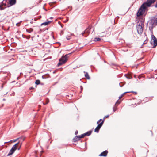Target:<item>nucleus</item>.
<instances>
[{"instance_id": "f257e3e1", "label": "nucleus", "mask_w": 157, "mask_h": 157, "mask_svg": "<svg viewBox=\"0 0 157 157\" xmlns=\"http://www.w3.org/2000/svg\"><path fill=\"white\" fill-rule=\"evenodd\" d=\"M155 2L153 0H147L140 6L136 13V17L141 16H145L148 11V8L152 6V4Z\"/></svg>"}, {"instance_id": "f03ea898", "label": "nucleus", "mask_w": 157, "mask_h": 157, "mask_svg": "<svg viewBox=\"0 0 157 157\" xmlns=\"http://www.w3.org/2000/svg\"><path fill=\"white\" fill-rule=\"evenodd\" d=\"M17 0H3L0 3V10H3L6 7H9L16 3Z\"/></svg>"}, {"instance_id": "7ed1b4c3", "label": "nucleus", "mask_w": 157, "mask_h": 157, "mask_svg": "<svg viewBox=\"0 0 157 157\" xmlns=\"http://www.w3.org/2000/svg\"><path fill=\"white\" fill-rule=\"evenodd\" d=\"M93 129L94 128H93L92 130H90L87 131V132L82 134L80 135H76L72 139V141L74 142H75L80 140L81 138H83L86 136H90L91 134Z\"/></svg>"}, {"instance_id": "20e7f679", "label": "nucleus", "mask_w": 157, "mask_h": 157, "mask_svg": "<svg viewBox=\"0 0 157 157\" xmlns=\"http://www.w3.org/2000/svg\"><path fill=\"white\" fill-rule=\"evenodd\" d=\"M24 141V139H22L21 141H19L17 143L14 144L10 150V151L7 154V156H9L13 155L16 150V149L17 148L16 147H17L20 144H21V143H22V144L23 142Z\"/></svg>"}, {"instance_id": "39448f33", "label": "nucleus", "mask_w": 157, "mask_h": 157, "mask_svg": "<svg viewBox=\"0 0 157 157\" xmlns=\"http://www.w3.org/2000/svg\"><path fill=\"white\" fill-rule=\"evenodd\" d=\"M69 54H66L64 56H62L61 58L59 59V62L57 65L58 67L61 66L66 62L67 61V57Z\"/></svg>"}, {"instance_id": "423d86ee", "label": "nucleus", "mask_w": 157, "mask_h": 157, "mask_svg": "<svg viewBox=\"0 0 157 157\" xmlns=\"http://www.w3.org/2000/svg\"><path fill=\"white\" fill-rule=\"evenodd\" d=\"M156 21L154 18H151L149 21V25H151L150 26L149 28V30L150 31L151 34H153V28L155 27V26L157 25L155 22Z\"/></svg>"}, {"instance_id": "0eeeda50", "label": "nucleus", "mask_w": 157, "mask_h": 157, "mask_svg": "<svg viewBox=\"0 0 157 157\" xmlns=\"http://www.w3.org/2000/svg\"><path fill=\"white\" fill-rule=\"evenodd\" d=\"M150 43L153 45V48H155L157 45V39L153 34L151 35V40Z\"/></svg>"}, {"instance_id": "6e6552de", "label": "nucleus", "mask_w": 157, "mask_h": 157, "mask_svg": "<svg viewBox=\"0 0 157 157\" xmlns=\"http://www.w3.org/2000/svg\"><path fill=\"white\" fill-rule=\"evenodd\" d=\"M144 27V25H141L140 24H137L136 29L139 34L141 35L142 34Z\"/></svg>"}, {"instance_id": "1a4fd4ad", "label": "nucleus", "mask_w": 157, "mask_h": 157, "mask_svg": "<svg viewBox=\"0 0 157 157\" xmlns=\"http://www.w3.org/2000/svg\"><path fill=\"white\" fill-rule=\"evenodd\" d=\"M101 120H102V119H100L97 121V124H98V125L94 129V132L97 133L99 132L100 129L103 125L99 123Z\"/></svg>"}, {"instance_id": "9d476101", "label": "nucleus", "mask_w": 157, "mask_h": 157, "mask_svg": "<svg viewBox=\"0 0 157 157\" xmlns=\"http://www.w3.org/2000/svg\"><path fill=\"white\" fill-rule=\"evenodd\" d=\"M91 28V26H89L86 30L84 31L82 33L83 36H85L86 37L90 33V30Z\"/></svg>"}, {"instance_id": "9b49d317", "label": "nucleus", "mask_w": 157, "mask_h": 157, "mask_svg": "<svg viewBox=\"0 0 157 157\" xmlns=\"http://www.w3.org/2000/svg\"><path fill=\"white\" fill-rule=\"evenodd\" d=\"M108 151L107 150H105L103 152H102L99 155V156H103V157H106L108 153Z\"/></svg>"}, {"instance_id": "f8f14e48", "label": "nucleus", "mask_w": 157, "mask_h": 157, "mask_svg": "<svg viewBox=\"0 0 157 157\" xmlns=\"http://www.w3.org/2000/svg\"><path fill=\"white\" fill-rule=\"evenodd\" d=\"M133 74L131 72L128 73L127 74L124 75L125 77L128 79H131L132 78V75Z\"/></svg>"}, {"instance_id": "ddd939ff", "label": "nucleus", "mask_w": 157, "mask_h": 157, "mask_svg": "<svg viewBox=\"0 0 157 157\" xmlns=\"http://www.w3.org/2000/svg\"><path fill=\"white\" fill-rule=\"evenodd\" d=\"M139 19L140 22L139 24H140L141 25H144V23L145 20L144 18L142 17H139Z\"/></svg>"}, {"instance_id": "4468645a", "label": "nucleus", "mask_w": 157, "mask_h": 157, "mask_svg": "<svg viewBox=\"0 0 157 157\" xmlns=\"http://www.w3.org/2000/svg\"><path fill=\"white\" fill-rule=\"evenodd\" d=\"M25 138H26L25 137L23 136H21L20 137H19L17 138L16 139H14L13 141V142H16L19 139H24V140H25Z\"/></svg>"}, {"instance_id": "2eb2a0df", "label": "nucleus", "mask_w": 157, "mask_h": 157, "mask_svg": "<svg viewBox=\"0 0 157 157\" xmlns=\"http://www.w3.org/2000/svg\"><path fill=\"white\" fill-rule=\"evenodd\" d=\"M85 74V77L87 79H90V77L89 75V74L87 72L84 71L83 72Z\"/></svg>"}, {"instance_id": "dca6fc26", "label": "nucleus", "mask_w": 157, "mask_h": 157, "mask_svg": "<svg viewBox=\"0 0 157 157\" xmlns=\"http://www.w3.org/2000/svg\"><path fill=\"white\" fill-rule=\"evenodd\" d=\"M52 22V21H48L45 22L43 23H42L41 24V25L42 26L43 25H46L49 23H50L51 22Z\"/></svg>"}, {"instance_id": "f3484780", "label": "nucleus", "mask_w": 157, "mask_h": 157, "mask_svg": "<svg viewBox=\"0 0 157 157\" xmlns=\"http://www.w3.org/2000/svg\"><path fill=\"white\" fill-rule=\"evenodd\" d=\"M56 2V1L54 2H51L49 3V4L51 7H53L56 6V5H55Z\"/></svg>"}, {"instance_id": "a211bd4d", "label": "nucleus", "mask_w": 157, "mask_h": 157, "mask_svg": "<svg viewBox=\"0 0 157 157\" xmlns=\"http://www.w3.org/2000/svg\"><path fill=\"white\" fill-rule=\"evenodd\" d=\"M35 84L36 85L35 86V87H36L37 85H39L40 84V80H39V79L36 80L35 81Z\"/></svg>"}, {"instance_id": "6ab92c4d", "label": "nucleus", "mask_w": 157, "mask_h": 157, "mask_svg": "<svg viewBox=\"0 0 157 157\" xmlns=\"http://www.w3.org/2000/svg\"><path fill=\"white\" fill-rule=\"evenodd\" d=\"M101 40V39L99 37H95L93 40L94 41H98Z\"/></svg>"}, {"instance_id": "aec40b11", "label": "nucleus", "mask_w": 157, "mask_h": 157, "mask_svg": "<svg viewBox=\"0 0 157 157\" xmlns=\"http://www.w3.org/2000/svg\"><path fill=\"white\" fill-rule=\"evenodd\" d=\"M26 31L27 32L30 33L33 31V29L32 28H30L29 29H27Z\"/></svg>"}, {"instance_id": "412c9836", "label": "nucleus", "mask_w": 157, "mask_h": 157, "mask_svg": "<svg viewBox=\"0 0 157 157\" xmlns=\"http://www.w3.org/2000/svg\"><path fill=\"white\" fill-rule=\"evenodd\" d=\"M49 75V74H45L42 76V78L43 79H45L48 78Z\"/></svg>"}, {"instance_id": "4be33fe9", "label": "nucleus", "mask_w": 157, "mask_h": 157, "mask_svg": "<svg viewBox=\"0 0 157 157\" xmlns=\"http://www.w3.org/2000/svg\"><path fill=\"white\" fill-rule=\"evenodd\" d=\"M22 145V143H21V144H20L18 146L16 147L17 148L16 149V150L17 149L18 150H19L21 147Z\"/></svg>"}, {"instance_id": "5701e85b", "label": "nucleus", "mask_w": 157, "mask_h": 157, "mask_svg": "<svg viewBox=\"0 0 157 157\" xmlns=\"http://www.w3.org/2000/svg\"><path fill=\"white\" fill-rule=\"evenodd\" d=\"M119 100H117V102H116V103H115V104L114 105V106H116V107L120 103H121V101H119Z\"/></svg>"}, {"instance_id": "b1692460", "label": "nucleus", "mask_w": 157, "mask_h": 157, "mask_svg": "<svg viewBox=\"0 0 157 157\" xmlns=\"http://www.w3.org/2000/svg\"><path fill=\"white\" fill-rule=\"evenodd\" d=\"M125 83V82H120L119 83V85L121 87H122Z\"/></svg>"}, {"instance_id": "393cba45", "label": "nucleus", "mask_w": 157, "mask_h": 157, "mask_svg": "<svg viewBox=\"0 0 157 157\" xmlns=\"http://www.w3.org/2000/svg\"><path fill=\"white\" fill-rule=\"evenodd\" d=\"M105 118L104 117L103 118V119L102 120H101L102 121L100 123L102 125H103V123H104V121H105Z\"/></svg>"}, {"instance_id": "a878e982", "label": "nucleus", "mask_w": 157, "mask_h": 157, "mask_svg": "<svg viewBox=\"0 0 157 157\" xmlns=\"http://www.w3.org/2000/svg\"><path fill=\"white\" fill-rule=\"evenodd\" d=\"M127 92H128V93H134L135 94H137V93L136 92L134 91H127Z\"/></svg>"}, {"instance_id": "bb28decb", "label": "nucleus", "mask_w": 157, "mask_h": 157, "mask_svg": "<svg viewBox=\"0 0 157 157\" xmlns=\"http://www.w3.org/2000/svg\"><path fill=\"white\" fill-rule=\"evenodd\" d=\"M126 93H128V92H125L124 93H123V94H121V96H120L119 97V99H120L121 97H123V96L124 94Z\"/></svg>"}, {"instance_id": "cd10ccee", "label": "nucleus", "mask_w": 157, "mask_h": 157, "mask_svg": "<svg viewBox=\"0 0 157 157\" xmlns=\"http://www.w3.org/2000/svg\"><path fill=\"white\" fill-rule=\"evenodd\" d=\"M115 107H117L116 106H114L113 108V113L115 112L116 111L117 109V108H115Z\"/></svg>"}, {"instance_id": "c85d7f7f", "label": "nucleus", "mask_w": 157, "mask_h": 157, "mask_svg": "<svg viewBox=\"0 0 157 157\" xmlns=\"http://www.w3.org/2000/svg\"><path fill=\"white\" fill-rule=\"evenodd\" d=\"M22 21H20V22L17 23L16 24V25H17V26H19L20 25V24H21V23L22 22Z\"/></svg>"}, {"instance_id": "c756f323", "label": "nucleus", "mask_w": 157, "mask_h": 157, "mask_svg": "<svg viewBox=\"0 0 157 157\" xmlns=\"http://www.w3.org/2000/svg\"><path fill=\"white\" fill-rule=\"evenodd\" d=\"M82 79L84 80V81H82V82L84 83H86L87 82L86 80L84 78H82Z\"/></svg>"}, {"instance_id": "7c9ffc66", "label": "nucleus", "mask_w": 157, "mask_h": 157, "mask_svg": "<svg viewBox=\"0 0 157 157\" xmlns=\"http://www.w3.org/2000/svg\"><path fill=\"white\" fill-rule=\"evenodd\" d=\"M137 17H138V19L137 20V24H138L139 23H140V19H139V17H136V18H137Z\"/></svg>"}, {"instance_id": "2f4dec72", "label": "nucleus", "mask_w": 157, "mask_h": 157, "mask_svg": "<svg viewBox=\"0 0 157 157\" xmlns=\"http://www.w3.org/2000/svg\"><path fill=\"white\" fill-rule=\"evenodd\" d=\"M148 40V39H147V40H145L143 43V44H145L147 43V41Z\"/></svg>"}, {"instance_id": "473e14b6", "label": "nucleus", "mask_w": 157, "mask_h": 157, "mask_svg": "<svg viewBox=\"0 0 157 157\" xmlns=\"http://www.w3.org/2000/svg\"><path fill=\"white\" fill-rule=\"evenodd\" d=\"M80 89H81V91H80V93H82V90H83V87L82 86H80Z\"/></svg>"}, {"instance_id": "72a5a7b5", "label": "nucleus", "mask_w": 157, "mask_h": 157, "mask_svg": "<svg viewBox=\"0 0 157 157\" xmlns=\"http://www.w3.org/2000/svg\"><path fill=\"white\" fill-rule=\"evenodd\" d=\"M69 20V18L68 17H67L66 19L64 21V22L66 23Z\"/></svg>"}, {"instance_id": "f704fd0d", "label": "nucleus", "mask_w": 157, "mask_h": 157, "mask_svg": "<svg viewBox=\"0 0 157 157\" xmlns=\"http://www.w3.org/2000/svg\"><path fill=\"white\" fill-rule=\"evenodd\" d=\"M64 32H63V30H62L60 33V35L61 36L63 34Z\"/></svg>"}, {"instance_id": "c9c22d12", "label": "nucleus", "mask_w": 157, "mask_h": 157, "mask_svg": "<svg viewBox=\"0 0 157 157\" xmlns=\"http://www.w3.org/2000/svg\"><path fill=\"white\" fill-rule=\"evenodd\" d=\"M78 130H76L75 131V135H77L78 134Z\"/></svg>"}, {"instance_id": "e433bc0d", "label": "nucleus", "mask_w": 157, "mask_h": 157, "mask_svg": "<svg viewBox=\"0 0 157 157\" xmlns=\"http://www.w3.org/2000/svg\"><path fill=\"white\" fill-rule=\"evenodd\" d=\"M154 6L155 8H157V1L156 2L155 4L154 5Z\"/></svg>"}, {"instance_id": "4c0bfd02", "label": "nucleus", "mask_w": 157, "mask_h": 157, "mask_svg": "<svg viewBox=\"0 0 157 157\" xmlns=\"http://www.w3.org/2000/svg\"><path fill=\"white\" fill-rule=\"evenodd\" d=\"M109 115H107L105 116L104 117L106 118H108L109 117Z\"/></svg>"}, {"instance_id": "58836bf2", "label": "nucleus", "mask_w": 157, "mask_h": 157, "mask_svg": "<svg viewBox=\"0 0 157 157\" xmlns=\"http://www.w3.org/2000/svg\"><path fill=\"white\" fill-rule=\"evenodd\" d=\"M26 38L28 39H29L30 38V35H29V36H27Z\"/></svg>"}, {"instance_id": "ea45409f", "label": "nucleus", "mask_w": 157, "mask_h": 157, "mask_svg": "<svg viewBox=\"0 0 157 157\" xmlns=\"http://www.w3.org/2000/svg\"><path fill=\"white\" fill-rule=\"evenodd\" d=\"M66 39L67 40H69L71 39V38L69 36H68L66 37Z\"/></svg>"}, {"instance_id": "a19ab883", "label": "nucleus", "mask_w": 157, "mask_h": 157, "mask_svg": "<svg viewBox=\"0 0 157 157\" xmlns=\"http://www.w3.org/2000/svg\"><path fill=\"white\" fill-rule=\"evenodd\" d=\"M34 89V88H33V87H30V88H29V90H32V89Z\"/></svg>"}, {"instance_id": "79ce46f5", "label": "nucleus", "mask_w": 157, "mask_h": 157, "mask_svg": "<svg viewBox=\"0 0 157 157\" xmlns=\"http://www.w3.org/2000/svg\"><path fill=\"white\" fill-rule=\"evenodd\" d=\"M22 37L24 38H25L26 37V36L25 35H24V34H22Z\"/></svg>"}, {"instance_id": "37998d69", "label": "nucleus", "mask_w": 157, "mask_h": 157, "mask_svg": "<svg viewBox=\"0 0 157 157\" xmlns=\"http://www.w3.org/2000/svg\"><path fill=\"white\" fill-rule=\"evenodd\" d=\"M155 20L156 21V22H155V23H156V25H157V17L155 19Z\"/></svg>"}, {"instance_id": "c03bdc74", "label": "nucleus", "mask_w": 157, "mask_h": 157, "mask_svg": "<svg viewBox=\"0 0 157 157\" xmlns=\"http://www.w3.org/2000/svg\"><path fill=\"white\" fill-rule=\"evenodd\" d=\"M43 9H44L45 11H47V10L45 9L44 7H43Z\"/></svg>"}, {"instance_id": "a18cd8bd", "label": "nucleus", "mask_w": 157, "mask_h": 157, "mask_svg": "<svg viewBox=\"0 0 157 157\" xmlns=\"http://www.w3.org/2000/svg\"><path fill=\"white\" fill-rule=\"evenodd\" d=\"M12 141V140H10V141H8V142H4V144H6V143H9V142H11V141Z\"/></svg>"}, {"instance_id": "49530a36", "label": "nucleus", "mask_w": 157, "mask_h": 157, "mask_svg": "<svg viewBox=\"0 0 157 157\" xmlns=\"http://www.w3.org/2000/svg\"><path fill=\"white\" fill-rule=\"evenodd\" d=\"M60 26L62 28H63V25L62 24H60Z\"/></svg>"}, {"instance_id": "de8ad7c7", "label": "nucleus", "mask_w": 157, "mask_h": 157, "mask_svg": "<svg viewBox=\"0 0 157 157\" xmlns=\"http://www.w3.org/2000/svg\"><path fill=\"white\" fill-rule=\"evenodd\" d=\"M40 84L41 85H44V83H41L40 82Z\"/></svg>"}, {"instance_id": "09e8293b", "label": "nucleus", "mask_w": 157, "mask_h": 157, "mask_svg": "<svg viewBox=\"0 0 157 157\" xmlns=\"http://www.w3.org/2000/svg\"><path fill=\"white\" fill-rule=\"evenodd\" d=\"M8 75H9V76H10V75H11V74H10V73H8Z\"/></svg>"}, {"instance_id": "8fccbe9b", "label": "nucleus", "mask_w": 157, "mask_h": 157, "mask_svg": "<svg viewBox=\"0 0 157 157\" xmlns=\"http://www.w3.org/2000/svg\"><path fill=\"white\" fill-rule=\"evenodd\" d=\"M39 19H40L41 18V15H40L39 16Z\"/></svg>"}, {"instance_id": "3c124183", "label": "nucleus", "mask_w": 157, "mask_h": 157, "mask_svg": "<svg viewBox=\"0 0 157 157\" xmlns=\"http://www.w3.org/2000/svg\"><path fill=\"white\" fill-rule=\"evenodd\" d=\"M144 44H143L141 45V46L140 48H142V47H143V45H144Z\"/></svg>"}, {"instance_id": "603ef678", "label": "nucleus", "mask_w": 157, "mask_h": 157, "mask_svg": "<svg viewBox=\"0 0 157 157\" xmlns=\"http://www.w3.org/2000/svg\"><path fill=\"white\" fill-rule=\"evenodd\" d=\"M15 82V81H12V82H11V83H13V82Z\"/></svg>"}, {"instance_id": "864d4df0", "label": "nucleus", "mask_w": 157, "mask_h": 157, "mask_svg": "<svg viewBox=\"0 0 157 157\" xmlns=\"http://www.w3.org/2000/svg\"><path fill=\"white\" fill-rule=\"evenodd\" d=\"M53 17H51L50 18V19H53Z\"/></svg>"}, {"instance_id": "5fc2aeb1", "label": "nucleus", "mask_w": 157, "mask_h": 157, "mask_svg": "<svg viewBox=\"0 0 157 157\" xmlns=\"http://www.w3.org/2000/svg\"><path fill=\"white\" fill-rule=\"evenodd\" d=\"M97 55H98L99 56H100V57H101V56L99 55V53H97Z\"/></svg>"}, {"instance_id": "6e6d98bb", "label": "nucleus", "mask_w": 157, "mask_h": 157, "mask_svg": "<svg viewBox=\"0 0 157 157\" xmlns=\"http://www.w3.org/2000/svg\"><path fill=\"white\" fill-rule=\"evenodd\" d=\"M57 43H58V44H59V45H60L61 44L60 42H57Z\"/></svg>"}, {"instance_id": "4d7b16f0", "label": "nucleus", "mask_w": 157, "mask_h": 157, "mask_svg": "<svg viewBox=\"0 0 157 157\" xmlns=\"http://www.w3.org/2000/svg\"><path fill=\"white\" fill-rule=\"evenodd\" d=\"M112 65H113V66H116V65L115 64H114V63H112Z\"/></svg>"}, {"instance_id": "13d9d810", "label": "nucleus", "mask_w": 157, "mask_h": 157, "mask_svg": "<svg viewBox=\"0 0 157 157\" xmlns=\"http://www.w3.org/2000/svg\"><path fill=\"white\" fill-rule=\"evenodd\" d=\"M58 23H59V24H60V25L61 24V22L60 21L58 22Z\"/></svg>"}, {"instance_id": "bf43d9fd", "label": "nucleus", "mask_w": 157, "mask_h": 157, "mask_svg": "<svg viewBox=\"0 0 157 157\" xmlns=\"http://www.w3.org/2000/svg\"><path fill=\"white\" fill-rule=\"evenodd\" d=\"M22 139H19L20 140L19 141H21Z\"/></svg>"}, {"instance_id": "052dcab7", "label": "nucleus", "mask_w": 157, "mask_h": 157, "mask_svg": "<svg viewBox=\"0 0 157 157\" xmlns=\"http://www.w3.org/2000/svg\"><path fill=\"white\" fill-rule=\"evenodd\" d=\"M57 83H58V82H56L55 83V84H54V85H55L56 84H57Z\"/></svg>"}, {"instance_id": "680f3d73", "label": "nucleus", "mask_w": 157, "mask_h": 157, "mask_svg": "<svg viewBox=\"0 0 157 157\" xmlns=\"http://www.w3.org/2000/svg\"><path fill=\"white\" fill-rule=\"evenodd\" d=\"M3 85H2L1 86L2 89L3 88Z\"/></svg>"}, {"instance_id": "e2e57ef3", "label": "nucleus", "mask_w": 157, "mask_h": 157, "mask_svg": "<svg viewBox=\"0 0 157 157\" xmlns=\"http://www.w3.org/2000/svg\"><path fill=\"white\" fill-rule=\"evenodd\" d=\"M119 18V17H118V16H117V17H116V18Z\"/></svg>"}, {"instance_id": "0e129e2a", "label": "nucleus", "mask_w": 157, "mask_h": 157, "mask_svg": "<svg viewBox=\"0 0 157 157\" xmlns=\"http://www.w3.org/2000/svg\"><path fill=\"white\" fill-rule=\"evenodd\" d=\"M150 131L151 132L152 135L153 133H152V131L151 130Z\"/></svg>"}, {"instance_id": "69168bd1", "label": "nucleus", "mask_w": 157, "mask_h": 157, "mask_svg": "<svg viewBox=\"0 0 157 157\" xmlns=\"http://www.w3.org/2000/svg\"><path fill=\"white\" fill-rule=\"evenodd\" d=\"M42 1V0H40L39 2H41Z\"/></svg>"}, {"instance_id": "338daca9", "label": "nucleus", "mask_w": 157, "mask_h": 157, "mask_svg": "<svg viewBox=\"0 0 157 157\" xmlns=\"http://www.w3.org/2000/svg\"><path fill=\"white\" fill-rule=\"evenodd\" d=\"M3 101H5V98H3Z\"/></svg>"}, {"instance_id": "774afa93", "label": "nucleus", "mask_w": 157, "mask_h": 157, "mask_svg": "<svg viewBox=\"0 0 157 157\" xmlns=\"http://www.w3.org/2000/svg\"><path fill=\"white\" fill-rule=\"evenodd\" d=\"M55 73V71H54L53 72V73Z\"/></svg>"}]
</instances>
